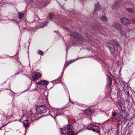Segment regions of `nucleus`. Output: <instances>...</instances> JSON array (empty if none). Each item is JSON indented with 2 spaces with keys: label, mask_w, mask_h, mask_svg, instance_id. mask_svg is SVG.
Returning a JSON list of instances; mask_svg holds the SVG:
<instances>
[{
  "label": "nucleus",
  "mask_w": 135,
  "mask_h": 135,
  "mask_svg": "<svg viewBox=\"0 0 135 135\" xmlns=\"http://www.w3.org/2000/svg\"><path fill=\"white\" fill-rule=\"evenodd\" d=\"M66 126V127L65 126L62 128H61V135H66L67 134L68 135H74V133L72 130V126L69 125Z\"/></svg>",
  "instance_id": "1"
},
{
  "label": "nucleus",
  "mask_w": 135,
  "mask_h": 135,
  "mask_svg": "<svg viewBox=\"0 0 135 135\" xmlns=\"http://www.w3.org/2000/svg\"><path fill=\"white\" fill-rule=\"evenodd\" d=\"M31 112H30L28 114V117L27 118V119L23 120V123L24 126L25 127V128L26 129L28 128V121H29L30 119L32 120V118L33 117V114H31Z\"/></svg>",
  "instance_id": "2"
},
{
  "label": "nucleus",
  "mask_w": 135,
  "mask_h": 135,
  "mask_svg": "<svg viewBox=\"0 0 135 135\" xmlns=\"http://www.w3.org/2000/svg\"><path fill=\"white\" fill-rule=\"evenodd\" d=\"M77 59H76L75 60L73 59V60H71L70 61H69V62H66L65 63V65H64V69H63L62 72V73L61 76L60 77L58 78L57 79H56L55 80L56 81H60L61 79L62 78V77L63 76V73H64V70L65 69L69 64H70L72 63V62H74L76 60H77Z\"/></svg>",
  "instance_id": "3"
},
{
  "label": "nucleus",
  "mask_w": 135,
  "mask_h": 135,
  "mask_svg": "<svg viewBox=\"0 0 135 135\" xmlns=\"http://www.w3.org/2000/svg\"><path fill=\"white\" fill-rule=\"evenodd\" d=\"M77 59H76L75 60L73 59V60H71L70 61H69V62H66L65 63V65H64V69H63L62 72V73L61 76L60 77L58 78L57 79H56L55 80L56 81H60L61 79L62 78V77L63 76V73H64V70L65 69L69 64H70L72 63V62H74L76 60H77Z\"/></svg>",
  "instance_id": "4"
},
{
  "label": "nucleus",
  "mask_w": 135,
  "mask_h": 135,
  "mask_svg": "<svg viewBox=\"0 0 135 135\" xmlns=\"http://www.w3.org/2000/svg\"><path fill=\"white\" fill-rule=\"evenodd\" d=\"M87 128L89 130L92 129L94 132L96 131L98 133H99V128L93 124H91L89 126L87 127Z\"/></svg>",
  "instance_id": "5"
},
{
  "label": "nucleus",
  "mask_w": 135,
  "mask_h": 135,
  "mask_svg": "<svg viewBox=\"0 0 135 135\" xmlns=\"http://www.w3.org/2000/svg\"><path fill=\"white\" fill-rule=\"evenodd\" d=\"M45 106L44 105L39 106L36 108V110L37 112L39 114H41L42 113H45L46 109Z\"/></svg>",
  "instance_id": "6"
},
{
  "label": "nucleus",
  "mask_w": 135,
  "mask_h": 135,
  "mask_svg": "<svg viewBox=\"0 0 135 135\" xmlns=\"http://www.w3.org/2000/svg\"><path fill=\"white\" fill-rule=\"evenodd\" d=\"M49 82L46 80H41L40 81L36 83V85L37 86V85H42L44 86H47Z\"/></svg>",
  "instance_id": "7"
},
{
  "label": "nucleus",
  "mask_w": 135,
  "mask_h": 135,
  "mask_svg": "<svg viewBox=\"0 0 135 135\" xmlns=\"http://www.w3.org/2000/svg\"><path fill=\"white\" fill-rule=\"evenodd\" d=\"M32 74L33 75L32 76V78L33 81L37 79L38 78H40L42 75L41 74L37 72H35L34 73H33Z\"/></svg>",
  "instance_id": "8"
},
{
  "label": "nucleus",
  "mask_w": 135,
  "mask_h": 135,
  "mask_svg": "<svg viewBox=\"0 0 135 135\" xmlns=\"http://www.w3.org/2000/svg\"><path fill=\"white\" fill-rule=\"evenodd\" d=\"M121 22L123 25H127L129 24L130 22L129 20L126 18H121L120 20Z\"/></svg>",
  "instance_id": "9"
},
{
  "label": "nucleus",
  "mask_w": 135,
  "mask_h": 135,
  "mask_svg": "<svg viewBox=\"0 0 135 135\" xmlns=\"http://www.w3.org/2000/svg\"><path fill=\"white\" fill-rule=\"evenodd\" d=\"M120 115L124 119L126 118L128 116L127 113L126 111L125 110H122L120 112Z\"/></svg>",
  "instance_id": "10"
},
{
  "label": "nucleus",
  "mask_w": 135,
  "mask_h": 135,
  "mask_svg": "<svg viewBox=\"0 0 135 135\" xmlns=\"http://www.w3.org/2000/svg\"><path fill=\"white\" fill-rule=\"evenodd\" d=\"M108 47L111 53L113 54L115 51V50L113 44L111 43H109L108 44Z\"/></svg>",
  "instance_id": "11"
},
{
  "label": "nucleus",
  "mask_w": 135,
  "mask_h": 135,
  "mask_svg": "<svg viewBox=\"0 0 135 135\" xmlns=\"http://www.w3.org/2000/svg\"><path fill=\"white\" fill-rule=\"evenodd\" d=\"M108 77L107 78V87H109L112 84V80L111 78L109 76L107 75Z\"/></svg>",
  "instance_id": "12"
},
{
  "label": "nucleus",
  "mask_w": 135,
  "mask_h": 135,
  "mask_svg": "<svg viewBox=\"0 0 135 135\" xmlns=\"http://www.w3.org/2000/svg\"><path fill=\"white\" fill-rule=\"evenodd\" d=\"M70 36L72 37L81 39V36L80 34H78L76 33H72L70 34Z\"/></svg>",
  "instance_id": "13"
},
{
  "label": "nucleus",
  "mask_w": 135,
  "mask_h": 135,
  "mask_svg": "<svg viewBox=\"0 0 135 135\" xmlns=\"http://www.w3.org/2000/svg\"><path fill=\"white\" fill-rule=\"evenodd\" d=\"M114 26L115 27L119 30H121L122 28V26L117 23H115L114 24Z\"/></svg>",
  "instance_id": "14"
},
{
  "label": "nucleus",
  "mask_w": 135,
  "mask_h": 135,
  "mask_svg": "<svg viewBox=\"0 0 135 135\" xmlns=\"http://www.w3.org/2000/svg\"><path fill=\"white\" fill-rule=\"evenodd\" d=\"M121 4L120 2L116 3L114 4L112 7L113 9H117L119 5Z\"/></svg>",
  "instance_id": "15"
},
{
  "label": "nucleus",
  "mask_w": 135,
  "mask_h": 135,
  "mask_svg": "<svg viewBox=\"0 0 135 135\" xmlns=\"http://www.w3.org/2000/svg\"><path fill=\"white\" fill-rule=\"evenodd\" d=\"M38 2L41 3L43 6H45L47 4V3L44 0H38Z\"/></svg>",
  "instance_id": "16"
},
{
  "label": "nucleus",
  "mask_w": 135,
  "mask_h": 135,
  "mask_svg": "<svg viewBox=\"0 0 135 135\" xmlns=\"http://www.w3.org/2000/svg\"><path fill=\"white\" fill-rule=\"evenodd\" d=\"M18 14L19 19H21L23 18L24 15V13H22L21 12H18Z\"/></svg>",
  "instance_id": "17"
},
{
  "label": "nucleus",
  "mask_w": 135,
  "mask_h": 135,
  "mask_svg": "<svg viewBox=\"0 0 135 135\" xmlns=\"http://www.w3.org/2000/svg\"><path fill=\"white\" fill-rule=\"evenodd\" d=\"M100 8V5L99 3H97L95 4V7L94 9V11H96L99 9Z\"/></svg>",
  "instance_id": "18"
},
{
  "label": "nucleus",
  "mask_w": 135,
  "mask_h": 135,
  "mask_svg": "<svg viewBox=\"0 0 135 135\" xmlns=\"http://www.w3.org/2000/svg\"><path fill=\"white\" fill-rule=\"evenodd\" d=\"M114 43L115 44V45L118 47L120 49V50H121L122 49V48L120 46V45L115 40L114 41H113Z\"/></svg>",
  "instance_id": "19"
},
{
  "label": "nucleus",
  "mask_w": 135,
  "mask_h": 135,
  "mask_svg": "<svg viewBox=\"0 0 135 135\" xmlns=\"http://www.w3.org/2000/svg\"><path fill=\"white\" fill-rule=\"evenodd\" d=\"M101 20L102 21H103L104 22H105L107 21V18L105 16H103L101 17Z\"/></svg>",
  "instance_id": "20"
},
{
  "label": "nucleus",
  "mask_w": 135,
  "mask_h": 135,
  "mask_svg": "<svg viewBox=\"0 0 135 135\" xmlns=\"http://www.w3.org/2000/svg\"><path fill=\"white\" fill-rule=\"evenodd\" d=\"M126 10L127 11L130 13H132L134 12V11L133 9L130 8H127L126 9Z\"/></svg>",
  "instance_id": "21"
},
{
  "label": "nucleus",
  "mask_w": 135,
  "mask_h": 135,
  "mask_svg": "<svg viewBox=\"0 0 135 135\" xmlns=\"http://www.w3.org/2000/svg\"><path fill=\"white\" fill-rule=\"evenodd\" d=\"M47 23L46 22L42 23L40 25V27L41 28H42L47 24Z\"/></svg>",
  "instance_id": "22"
},
{
  "label": "nucleus",
  "mask_w": 135,
  "mask_h": 135,
  "mask_svg": "<svg viewBox=\"0 0 135 135\" xmlns=\"http://www.w3.org/2000/svg\"><path fill=\"white\" fill-rule=\"evenodd\" d=\"M38 23V21H35L32 22V23H31V25H33V27L34 26H36L37 24Z\"/></svg>",
  "instance_id": "23"
},
{
  "label": "nucleus",
  "mask_w": 135,
  "mask_h": 135,
  "mask_svg": "<svg viewBox=\"0 0 135 135\" xmlns=\"http://www.w3.org/2000/svg\"><path fill=\"white\" fill-rule=\"evenodd\" d=\"M120 36L122 37L126 36V33L124 31H121L120 32Z\"/></svg>",
  "instance_id": "24"
},
{
  "label": "nucleus",
  "mask_w": 135,
  "mask_h": 135,
  "mask_svg": "<svg viewBox=\"0 0 135 135\" xmlns=\"http://www.w3.org/2000/svg\"><path fill=\"white\" fill-rule=\"evenodd\" d=\"M61 109H53V112H54V113L55 114H56V113H57L58 112H59L60 110H61Z\"/></svg>",
  "instance_id": "25"
},
{
  "label": "nucleus",
  "mask_w": 135,
  "mask_h": 135,
  "mask_svg": "<svg viewBox=\"0 0 135 135\" xmlns=\"http://www.w3.org/2000/svg\"><path fill=\"white\" fill-rule=\"evenodd\" d=\"M118 103L120 107H122L123 105L122 101L121 100L119 101Z\"/></svg>",
  "instance_id": "26"
},
{
  "label": "nucleus",
  "mask_w": 135,
  "mask_h": 135,
  "mask_svg": "<svg viewBox=\"0 0 135 135\" xmlns=\"http://www.w3.org/2000/svg\"><path fill=\"white\" fill-rule=\"evenodd\" d=\"M117 114V113L116 112V111H114L112 112V115L113 116L115 117V116H116Z\"/></svg>",
  "instance_id": "27"
},
{
  "label": "nucleus",
  "mask_w": 135,
  "mask_h": 135,
  "mask_svg": "<svg viewBox=\"0 0 135 135\" xmlns=\"http://www.w3.org/2000/svg\"><path fill=\"white\" fill-rule=\"evenodd\" d=\"M38 54L41 56L42 55L44 54V52H43L41 50H39L38 51Z\"/></svg>",
  "instance_id": "28"
},
{
  "label": "nucleus",
  "mask_w": 135,
  "mask_h": 135,
  "mask_svg": "<svg viewBox=\"0 0 135 135\" xmlns=\"http://www.w3.org/2000/svg\"><path fill=\"white\" fill-rule=\"evenodd\" d=\"M53 14L52 13H50L49 15V18L51 20L53 18Z\"/></svg>",
  "instance_id": "29"
},
{
  "label": "nucleus",
  "mask_w": 135,
  "mask_h": 135,
  "mask_svg": "<svg viewBox=\"0 0 135 135\" xmlns=\"http://www.w3.org/2000/svg\"><path fill=\"white\" fill-rule=\"evenodd\" d=\"M116 120H117V122H118V124L117 125V127H118V126H119L120 123H119V122L121 121V120H118V118H116Z\"/></svg>",
  "instance_id": "30"
},
{
  "label": "nucleus",
  "mask_w": 135,
  "mask_h": 135,
  "mask_svg": "<svg viewBox=\"0 0 135 135\" xmlns=\"http://www.w3.org/2000/svg\"><path fill=\"white\" fill-rule=\"evenodd\" d=\"M27 1L28 2L31 3L33 2L32 0H27Z\"/></svg>",
  "instance_id": "31"
},
{
  "label": "nucleus",
  "mask_w": 135,
  "mask_h": 135,
  "mask_svg": "<svg viewBox=\"0 0 135 135\" xmlns=\"http://www.w3.org/2000/svg\"><path fill=\"white\" fill-rule=\"evenodd\" d=\"M121 2H122L123 3H126V1H123L122 0L121 1Z\"/></svg>",
  "instance_id": "32"
},
{
  "label": "nucleus",
  "mask_w": 135,
  "mask_h": 135,
  "mask_svg": "<svg viewBox=\"0 0 135 135\" xmlns=\"http://www.w3.org/2000/svg\"><path fill=\"white\" fill-rule=\"evenodd\" d=\"M118 118V120H121L120 119V117H119L118 118Z\"/></svg>",
  "instance_id": "33"
},
{
  "label": "nucleus",
  "mask_w": 135,
  "mask_h": 135,
  "mask_svg": "<svg viewBox=\"0 0 135 135\" xmlns=\"http://www.w3.org/2000/svg\"><path fill=\"white\" fill-rule=\"evenodd\" d=\"M26 117L25 116H23V118L24 119V118H25Z\"/></svg>",
  "instance_id": "34"
},
{
  "label": "nucleus",
  "mask_w": 135,
  "mask_h": 135,
  "mask_svg": "<svg viewBox=\"0 0 135 135\" xmlns=\"http://www.w3.org/2000/svg\"><path fill=\"white\" fill-rule=\"evenodd\" d=\"M13 21H15V20H13Z\"/></svg>",
  "instance_id": "35"
},
{
  "label": "nucleus",
  "mask_w": 135,
  "mask_h": 135,
  "mask_svg": "<svg viewBox=\"0 0 135 135\" xmlns=\"http://www.w3.org/2000/svg\"><path fill=\"white\" fill-rule=\"evenodd\" d=\"M30 78V79H31V78Z\"/></svg>",
  "instance_id": "36"
}]
</instances>
